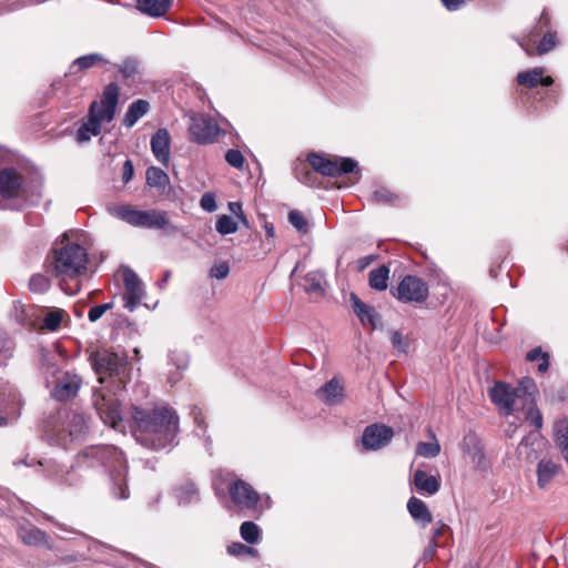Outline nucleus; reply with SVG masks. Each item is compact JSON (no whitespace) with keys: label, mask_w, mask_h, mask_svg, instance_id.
<instances>
[{"label":"nucleus","mask_w":568,"mask_h":568,"mask_svg":"<svg viewBox=\"0 0 568 568\" xmlns=\"http://www.w3.org/2000/svg\"><path fill=\"white\" fill-rule=\"evenodd\" d=\"M463 450L471 458L473 463L477 466H481L484 462L483 446L478 437L469 432L463 439Z\"/></svg>","instance_id":"obj_26"},{"label":"nucleus","mask_w":568,"mask_h":568,"mask_svg":"<svg viewBox=\"0 0 568 568\" xmlns=\"http://www.w3.org/2000/svg\"><path fill=\"white\" fill-rule=\"evenodd\" d=\"M413 483L419 493L427 495H435L440 488L439 479L422 469L415 470Z\"/></svg>","instance_id":"obj_25"},{"label":"nucleus","mask_w":568,"mask_h":568,"mask_svg":"<svg viewBox=\"0 0 568 568\" xmlns=\"http://www.w3.org/2000/svg\"><path fill=\"white\" fill-rule=\"evenodd\" d=\"M215 230L221 235H229L235 233L239 230V224L230 215L223 214L219 216L215 223Z\"/></svg>","instance_id":"obj_38"},{"label":"nucleus","mask_w":568,"mask_h":568,"mask_svg":"<svg viewBox=\"0 0 568 568\" xmlns=\"http://www.w3.org/2000/svg\"><path fill=\"white\" fill-rule=\"evenodd\" d=\"M225 161L235 169H242L244 165V156L241 151L231 149L225 154Z\"/></svg>","instance_id":"obj_48"},{"label":"nucleus","mask_w":568,"mask_h":568,"mask_svg":"<svg viewBox=\"0 0 568 568\" xmlns=\"http://www.w3.org/2000/svg\"><path fill=\"white\" fill-rule=\"evenodd\" d=\"M178 428H130L134 439L149 449H161L173 444Z\"/></svg>","instance_id":"obj_10"},{"label":"nucleus","mask_w":568,"mask_h":568,"mask_svg":"<svg viewBox=\"0 0 568 568\" xmlns=\"http://www.w3.org/2000/svg\"><path fill=\"white\" fill-rule=\"evenodd\" d=\"M560 464L549 458H541L537 465V485L545 488L560 471Z\"/></svg>","instance_id":"obj_24"},{"label":"nucleus","mask_w":568,"mask_h":568,"mask_svg":"<svg viewBox=\"0 0 568 568\" xmlns=\"http://www.w3.org/2000/svg\"><path fill=\"white\" fill-rule=\"evenodd\" d=\"M171 136L166 129H159L151 138V150L155 159L168 164L170 160Z\"/></svg>","instance_id":"obj_21"},{"label":"nucleus","mask_w":568,"mask_h":568,"mask_svg":"<svg viewBox=\"0 0 568 568\" xmlns=\"http://www.w3.org/2000/svg\"><path fill=\"white\" fill-rule=\"evenodd\" d=\"M389 336L394 348H396L399 352L407 353L409 348V339L407 336H404L398 331H390Z\"/></svg>","instance_id":"obj_42"},{"label":"nucleus","mask_w":568,"mask_h":568,"mask_svg":"<svg viewBox=\"0 0 568 568\" xmlns=\"http://www.w3.org/2000/svg\"><path fill=\"white\" fill-rule=\"evenodd\" d=\"M42 180L38 175L26 176L14 168L0 171V196L34 204L41 196Z\"/></svg>","instance_id":"obj_5"},{"label":"nucleus","mask_w":568,"mask_h":568,"mask_svg":"<svg viewBox=\"0 0 568 568\" xmlns=\"http://www.w3.org/2000/svg\"><path fill=\"white\" fill-rule=\"evenodd\" d=\"M170 364L176 366L178 371H183L187 366V361L183 354L171 352L169 354Z\"/></svg>","instance_id":"obj_52"},{"label":"nucleus","mask_w":568,"mask_h":568,"mask_svg":"<svg viewBox=\"0 0 568 568\" xmlns=\"http://www.w3.org/2000/svg\"><path fill=\"white\" fill-rule=\"evenodd\" d=\"M170 277H171V272L166 271L164 276H163V278H162V281L159 283V286L161 288H163L165 286V284L168 283V281L170 280Z\"/></svg>","instance_id":"obj_64"},{"label":"nucleus","mask_w":568,"mask_h":568,"mask_svg":"<svg viewBox=\"0 0 568 568\" xmlns=\"http://www.w3.org/2000/svg\"><path fill=\"white\" fill-rule=\"evenodd\" d=\"M373 199L377 203L393 204L398 196L386 187H379L373 193Z\"/></svg>","instance_id":"obj_44"},{"label":"nucleus","mask_w":568,"mask_h":568,"mask_svg":"<svg viewBox=\"0 0 568 568\" xmlns=\"http://www.w3.org/2000/svg\"><path fill=\"white\" fill-rule=\"evenodd\" d=\"M393 295L403 303L422 304L429 295L428 284L415 275H406L398 283Z\"/></svg>","instance_id":"obj_9"},{"label":"nucleus","mask_w":568,"mask_h":568,"mask_svg":"<svg viewBox=\"0 0 568 568\" xmlns=\"http://www.w3.org/2000/svg\"><path fill=\"white\" fill-rule=\"evenodd\" d=\"M351 302L354 313L363 325H369L375 329L381 324V315L373 306L362 302L354 293L351 294Z\"/></svg>","instance_id":"obj_19"},{"label":"nucleus","mask_w":568,"mask_h":568,"mask_svg":"<svg viewBox=\"0 0 568 568\" xmlns=\"http://www.w3.org/2000/svg\"><path fill=\"white\" fill-rule=\"evenodd\" d=\"M62 310H54L45 314L43 318V326L48 331H55L59 328L61 321H62Z\"/></svg>","instance_id":"obj_41"},{"label":"nucleus","mask_w":568,"mask_h":568,"mask_svg":"<svg viewBox=\"0 0 568 568\" xmlns=\"http://www.w3.org/2000/svg\"><path fill=\"white\" fill-rule=\"evenodd\" d=\"M467 0H442L444 7L449 11H455L462 8Z\"/></svg>","instance_id":"obj_58"},{"label":"nucleus","mask_w":568,"mask_h":568,"mask_svg":"<svg viewBox=\"0 0 568 568\" xmlns=\"http://www.w3.org/2000/svg\"><path fill=\"white\" fill-rule=\"evenodd\" d=\"M119 71L124 78H131L139 73V62L134 59H126L119 65Z\"/></svg>","instance_id":"obj_46"},{"label":"nucleus","mask_w":568,"mask_h":568,"mask_svg":"<svg viewBox=\"0 0 568 568\" xmlns=\"http://www.w3.org/2000/svg\"><path fill=\"white\" fill-rule=\"evenodd\" d=\"M103 122L108 121L101 118L98 101H93L90 105L87 121L78 129L77 141L83 143L89 141L91 136L99 135L101 132V123Z\"/></svg>","instance_id":"obj_15"},{"label":"nucleus","mask_w":568,"mask_h":568,"mask_svg":"<svg viewBox=\"0 0 568 568\" xmlns=\"http://www.w3.org/2000/svg\"><path fill=\"white\" fill-rule=\"evenodd\" d=\"M122 275L124 283V307L129 312H133L145 296V290L138 274L130 267L124 268Z\"/></svg>","instance_id":"obj_14"},{"label":"nucleus","mask_w":568,"mask_h":568,"mask_svg":"<svg viewBox=\"0 0 568 568\" xmlns=\"http://www.w3.org/2000/svg\"><path fill=\"white\" fill-rule=\"evenodd\" d=\"M230 274V265L227 262L215 264L210 270V276L216 280H224Z\"/></svg>","instance_id":"obj_49"},{"label":"nucleus","mask_w":568,"mask_h":568,"mask_svg":"<svg viewBox=\"0 0 568 568\" xmlns=\"http://www.w3.org/2000/svg\"><path fill=\"white\" fill-rule=\"evenodd\" d=\"M112 304L111 303H104V304H100V305H95L93 307L90 308L89 313H88V318L90 322H97L98 320H100L103 314L111 310L112 308Z\"/></svg>","instance_id":"obj_50"},{"label":"nucleus","mask_w":568,"mask_h":568,"mask_svg":"<svg viewBox=\"0 0 568 568\" xmlns=\"http://www.w3.org/2000/svg\"><path fill=\"white\" fill-rule=\"evenodd\" d=\"M316 398L326 405L341 404L345 398V389L342 382L334 377L326 382L322 387L315 392Z\"/></svg>","instance_id":"obj_16"},{"label":"nucleus","mask_w":568,"mask_h":568,"mask_svg":"<svg viewBox=\"0 0 568 568\" xmlns=\"http://www.w3.org/2000/svg\"><path fill=\"white\" fill-rule=\"evenodd\" d=\"M393 436V428H365L362 445L367 450H376L386 446Z\"/></svg>","instance_id":"obj_17"},{"label":"nucleus","mask_w":568,"mask_h":568,"mask_svg":"<svg viewBox=\"0 0 568 568\" xmlns=\"http://www.w3.org/2000/svg\"><path fill=\"white\" fill-rule=\"evenodd\" d=\"M324 276L321 272H310L304 277V290L310 294L322 295L324 293Z\"/></svg>","instance_id":"obj_32"},{"label":"nucleus","mask_w":568,"mask_h":568,"mask_svg":"<svg viewBox=\"0 0 568 568\" xmlns=\"http://www.w3.org/2000/svg\"><path fill=\"white\" fill-rule=\"evenodd\" d=\"M179 504H191L199 499V493L193 483H185L175 489Z\"/></svg>","instance_id":"obj_34"},{"label":"nucleus","mask_w":568,"mask_h":568,"mask_svg":"<svg viewBox=\"0 0 568 568\" xmlns=\"http://www.w3.org/2000/svg\"><path fill=\"white\" fill-rule=\"evenodd\" d=\"M232 501L239 510L254 511L257 509L260 495L254 488L242 479H236L229 486Z\"/></svg>","instance_id":"obj_13"},{"label":"nucleus","mask_w":568,"mask_h":568,"mask_svg":"<svg viewBox=\"0 0 568 568\" xmlns=\"http://www.w3.org/2000/svg\"><path fill=\"white\" fill-rule=\"evenodd\" d=\"M61 287L62 290L67 293V294H70V295H73L75 294L78 291H79V284L75 283L74 284V287H65L62 283H61Z\"/></svg>","instance_id":"obj_62"},{"label":"nucleus","mask_w":568,"mask_h":568,"mask_svg":"<svg viewBox=\"0 0 568 568\" xmlns=\"http://www.w3.org/2000/svg\"><path fill=\"white\" fill-rule=\"evenodd\" d=\"M93 405L105 426L115 427L122 420L119 400L113 395L95 390Z\"/></svg>","instance_id":"obj_11"},{"label":"nucleus","mask_w":568,"mask_h":568,"mask_svg":"<svg viewBox=\"0 0 568 568\" xmlns=\"http://www.w3.org/2000/svg\"><path fill=\"white\" fill-rule=\"evenodd\" d=\"M448 530V526L443 523H437L436 527L434 528L432 541L439 542V539Z\"/></svg>","instance_id":"obj_57"},{"label":"nucleus","mask_w":568,"mask_h":568,"mask_svg":"<svg viewBox=\"0 0 568 568\" xmlns=\"http://www.w3.org/2000/svg\"><path fill=\"white\" fill-rule=\"evenodd\" d=\"M90 359L95 373L100 376V383H104L103 375L118 376L120 383H124V374L128 367L125 356H120L109 349H101L93 353Z\"/></svg>","instance_id":"obj_6"},{"label":"nucleus","mask_w":568,"mask_h":568,"mask_svg":"<svg viewBox=\"0 0 568 568\" xmlns=\"http://www.w3.org/2000/svg\"><path fill=\"white\" fill-rule=\"evenodd\" d=\"M517 82L519 85L526 88H536L537 85L549 87L554 80L551 77H544L542 68H534L531 70L523 71L517 74Z\"/></svg>","instance_id":"obj_23"},{"label":"nucleus","mask_w":568,"mask_h":568,"mask_svg":"<svg viewBox=\"0 0 568 568\" xmlns=\"http://www.w3.org/2000/svg\"><path fill=\"white\" fill-rule=\"evenodd\" d=\"M18 415L19 413L14 410L6 414L3 412H0V426L14 423L17 420Z\"/></svg>","instance_id":"obj_56"},{"label":"nucleus","mask_w":568,"mask_h":568,"mask_svg":"<svg viewBox=\"0 0 568 568\" xmlns=\"http://www.w3.org/2000/svg\"><path fill=\"white\" fill-rule=\"evenodd\" d=\"M82 458L89 466L101 464L110 475L112 493L115 498L126 499L129 489L126 485L128 466L123 454L114 446H92L84 450Z\"/></svg>","instance_id":"obj_3"},{"label":"nucleus","mask_w":568,"mask_h":568,"mask_svg":"<svg viewBox=\"0 0 568 568\" xmlns=\"http://www.w3.org/2000/svg\"><path fill=\"white\" fill-rule=\"evenodd\" d=\"M80 386L81 378L78 375L65 374L57 382L52 396L60 402L69 400L78 394Z\"/></svg>","instance_id":"obj_18"},{"label":"nucleus","mask_w":568,"mask_h":568,"mask_svg":"<svg viewBox=\"0 0 568 568\" xmlns=\"http://www.w3.org/2000/svg\"><path fill=\"white\" fill-rule=\"evenodd\" d=\"M440 446L437 442L433 443H419L416 448V453L423 457H435L439 454Z\"/></svg>","instance_id":"obj_43"},{"label":"nucleus","mask_w":568,"mask_h":568,"mask_svg":"<svg viewBox=\"0 0 568 568\" xmlns=\"http://www.w3.org/2000/svg\"><path fill=\"white\" fill-rule=\"evenodd\" d=\"M89 263L87 248L71 241L68 233L57 239L51 250L50 272L62 282L85 274Z\"/></svg>","instance_id":"obj_2"},{"label":"nucleus","mask_w":568,"mask_h":568,"mask_svg":"<svg viewBox=\"0 0 568 568\" xmlns=\"http://www.w3.org/2000/svg\"><path fill=\"white\" fill-rule=\"evenodd\" d=\"M191 415L193 416V422L196 426H202L205 423L202 410L199 407H192Z\"/></svg>","instance_id":"obj_59"},{"label":"nucleus","mask_w":568,"mask_h":568,"mask_svg":"<svg viewBox=\"0 0 568 568\" xmlns=\"http://www.w3.org/2000/svg\"><path fill=\"white\" fill-rule=\"evenodd\" d=\"M171 6L172 0H138L139 10L150 17L164 16Z\"/></svg>","instance_id":"obj_28"},{"label":"nucleus","mask_w":568,"mask_h":568,"mask_svg":"<svg viewBox=\"0 0 568 568\" xmlns=\"http://www.w3.org/2000/svg\"><path fill=\"white\" fill-rule=\"evenodd\" d=\"M50 287L49 278L43 274H33L29 281V288L33 293H44Z\"/></svg>","instance_id":"obj_40"},{"label":"nucleus","mask_w":568,"mask_h":568,"mask_svg":"<svg viewBox=\"0 0 568 568\" xmlns=\"http://www.w3.org/2000/svg\"><path fill=\"white\" fill-rule=\"evenodd\" d=\"M19 537L26 545L29 546H37L44 540V534L34 527L21 528L19 530Z\"/></svg>","instance_id":"obj_37"},{"label":"nucleus","mask_w":568,"mask_h":568,"mask_svg":"<svg viewBox=\"0 0 568 568\" xmlns=\"http://www.w3.org/2000/svg\"><path fill=\"white\" fill-rule=\"evenodd\" d=\"M288 222L302 235L307 234L311 230L310 221L298 210H291L288 212Z\"/></svg>","instance_id":"obj_35"},{"label":"nucleus","mask_w":568,"mask_h":568,"mask_svg":"<svg viewBox=\"0 0 568 568\" xmlns=\"http://www.w3.org/2000/svg\"><path fill=\"white\" fill-rule=\"evenodd\" d=\"M529 362H539L538 371L545 373L549 367V355L542 352L541 347H535L527 353L526 356Z\"/></svg>","instance_id":"obj_39"},{"label":"nucleus","mask_w":568,"mask_h":568,"mask_svg":"<svg viewBox=\"0 0 568 568\" xmlns=\"http://www.w3.org/2000/svg\"><path fill=\"white\" fill-rule=\"evenodd\" d=\"M537 386L532 378L524 377L516 387L496 382L489 390L491 402L505 415L521 412L530 426H542V415L536 405Z\"/></svg>","instance_id":"obj_1"},{"label":"nucleus","mask_w":568,"mask_h":568,"mask_svg":"<svg viewBox=\"0 0 568 568\" xmlns=\"http://www.w3.org/2000/svg\"><path fill=\"white\" fill-rule=\"evenodd\" d=\"M150 110V103L146 100L139 99L129 105L123 118V125L132 128Z\"/></svg>","instance_id":"obj_27"},{"label":"nucleus","mask_w":568,"mask_h":568,"mask_svg":"<svg viewBox=\"0 0 568 568\" xmlns=\"http://www.w3.org/2000/svg\"><path fill=\"white\" fill-rule=\"evenodd\" d=\"M388 276L389 268L385 265L372 270L368 274L369 286L376 291H385L387 288Z\"/></svg>","instance_id":"obj_31"},{"label":"nucleus","mask_w":568,"mask_h":568,"mask_svg":"<svg viewBox=\"0 0 568 568\" xmlns=\"http://www.w3.org/2000/svg\"><path fill=\"white\" fill-rule=\"evenodd\" d=\"M556 44H557L556 33L548 32L541 38V40L537 47V53L545 54V53L551 51L556 47Z\"/></svg>","instance_id":"obj_45"},{"label":"nucleus","mask_w":568,"mask_h":568,"mask_svg":"<svg viewBox=\"0 0 568 568\" xmlns=\"http://www.w3.org/2000/svg\"><path fill=\"white\" fill-rule=\"evenodd\" d=\"M105 209L110 215L135 227L161 230L166 234L180 232V227L170 221L166 211L156 209L138 210L130 204L115 203H108Z\"/></svg>","instance_id":"obj_4"},{"label":"nucleus","mask_w":568,"mask_h":568,"mask_svg":"<svg viewBox=\"0 0 568 568\" xmlns=\"http://www.w3.org/2000/svg\"><path fill=\"white\" fill-rule=\"evenodd\" d=\"M146 184L156 189L160 193L165 192L170 184L169 175L160 168L150 166L145 172Z\"/></svg>","instance_id":"obj_29"},{"label":"nucleus","mask_w":568,"mask_h":568,"mask_svg":"<svg viewBox=\"0 0 568 568\" xmlns=\"http://www.w3.org/2000/svg\"><path fill=\"white\" fill-rule=\"evenodd\" d=\"M263 227H264L267 236L272 239V241L267 240L265 242V245H266L267 250L271 251L274 247V245H275L274 241H273V239L275 237V227H274V225L272 223H270L267 221L264 222Z\"/></svg>","instance_id":"obj_55"},{"label":"nucleus","mask_w":568,"mask_h":568,"mask_svg":"<svg viewBox=\"0 0 568 568\" xmlns=\"http://www.w3.org/2000/svg\"><path fill=\"white\" fill-rule=\"evenodd\" d=\"M134 175V168L131 160H126L123 164L122 169V181L124 184H128Z\"/></svg>","instance_id":"obj_54"},{"label":"nucleus","mask_w":568,"mask_h":568,"mask_svg":"<svg viewBox=\"0 0 568 568\" xmlns=\"http://www.w3.org/2000/svg\"><path fill=\"white\" fill-rule=\"evenodd\" d=\"M201 207L206 212H214L217 209L215 196L213 193H204L200 200Z\"/></svg>","instance_id":"obj_51"},{"label":"nucleus","mask_w":568,"mask_h":568,"mask_svg":"<svg viewBox=\"0 0 568 568\" xmlns=\"http://www.w3.org/2000/svg\"><path fill=\"white\" fill-rule=\"evenodd\" d=\"M189 133L193 142L210 144L217 139L221 129L213 119L205 115H194L191 118Z\"/></svg>","instance_id":"obj_12"},{"label":"nucleus","mask_w":568,"mask_h":568,"mask_svg":"<svg viewBox=\"0 0 568 568\" xmlns=\"http://www.w3.org/2000/svg\"><path fill=\"white\" fill-rule=\"evenodd\" d=\"M438 546H439V542L430 540L428 547L425 549V557L432 558Z\"/></svg>","instance_id":"obj_61"},{"label":"nucleus","mask_w":568,"mask_h":568,"mask_svg":"<svg viewBox=\"0 0 568 568\" xmlns=\"http://www.w3.org/2000/svg\"><path fill=\"white\" fill-rule=\"evenodd\" d=\"M229 210L236 219L243 214L242 204L240 202H230Z\"/></svg>","instance_id":"obj_60"},{"label":"nucleus","mask_w":568,"mask_h":568,"mask_svg":"<svg viewBox=\"0 0 568 568\" xmlns=\"http://www.w3.org/2000/svg\"><path fill=\"white\" fill-rule=\"evenodd\" d=\"M407 509L412 517L419 521L424 527L432 523L433 517L425 503L416 497H412L407 503Z\"/></svg>","instance_id":"obj_30"},{"label":"nucleus","mask_w":568,"mask_h":568,"mask_svg":"<svg viewBox=\"0 0 568 568\" xmlns=\"http://www.w3.org/2000/svg\"><path fill=\"white\" fill-rule=\"evenodd\" d=\"M119 101V88L115 83H110L104 88L101 100L99 103V113L101 118L111 122L115 114L116 104Z\"/></svg>","instance_id":"obj_20"},{"label":"nucleus","mask_w":568,"mask_h":568,"mask_svg":"<svg viewBox=\"0 0 568 568\" xmlns=\"http://www.w3.org/2000/svg\"><path fill=\"white\" fill-rule=\"evenodd\" d=\"M546 447V440L540 434L538 428L531 429L521 440L518 450L519 454H525L528 459L532 458L534 454L541 452Z\"/></svg>","instance_id":"obj_22"},{"label":"nucleus","mask_w":568,"mask_h":568,"mask_svg":"<svg viewBox=\"0 0 568 568\" xmlns=\"http://www.w3.org/2000/svg\"><path fill=\"white\" fill-rule=\"evenodd\" d=\"M240 534L246 542L253 545L260 540L261 529L253 521H244L240 527Z\"/></svg>","instance_id":"obj_36"},{"label":"nucleus","mask_w":568,"mask_h":568,"mask_svg":"<svg viewBox=\"0 0 568 568\" xmlns=\"http://www.w3.org/2000/svg\"><path fill=\"white\" fill-rule=\"evenodd\" d=\"M132 418L138 426L142 424L148 426H178L179 424L176 412L169 405L155 406L150 412L133 406Z\"/></svg>","instance_id":"obj_8"},{"label":"nucleus","mask_w":568,"mask_h":568,"mask_svg":"<svg viewBox=\"0 0 568 568\" xmlns=\"http://www.w3.org/2000/svg\"><path fill=\"white\" fill-rule=\"evenodd\" d=\"M308 163L312 169L325 176L336 178L343 174H359L357 162L351 158H326L316 153L310 154Z\"/></svg>","instance_id":"obj_7"},{"label":"nucleus","mask_w":568,"mask_h":568,"mask_svg":"<svg viewBox=\"0 0 568 568\" xmlns=\"http://www.w3.org/2000/svg\"><path fill=\"white\" fill-rule=\"evenodd\" d=\"M227 552L231 556H247V555H255L256 550L254 548H251L244 544L241 542H233L227 547Z\"/></svg>","instance_id":"obj_47"},{"label":"nucleus","mask_w":568,"mask_h":568,"mask_svg":"<svg viewBox=\"0 0 568 568\" xmlns=\"http://www.w3.org/2000/svg\"><path fill=\"white\" fill-rule=\"evenodd\" d=\"M100 62H105V59L100 53H90L87 55H82L73 61L70 65V73H75L77 71L89 69Z\"/></svg>","instance_id":"obj_33"},{"label":"nucleus","mask_w":568,"mask_h":568,"mask_svg":"<svg viewBox=\"0 0 568 568\" xmlns=\"http://www.w3.org/2000/svg\"><path fill=\"white\" fill-rule=\"evenodd\" d=\"M314 174L312 172H306L305 176L304 178H300L301 182H303L304 184H307V185H313L312 183V176Z\"/></svg>","instance_id":"obj_63"},{"label":"nucleus","mask_w":568,"mask_h":568,"mask_svg":"<svg viewBox=\"0 0 568 568\" xmlns=\"http://www.w3.org/2000/svg\"><path fill=\"white\" fill-rule=\"evenodd\" d=\"M13 348V342L6 332H0V355L9 354Z\"/></svg>","instance_id":"obj_53"}]
</instances>
